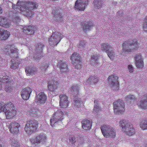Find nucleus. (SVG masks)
I'll return each mask as SVG.
<instances>
[{"label":"nucleus","instance_id":"6","mask_svg":"<svg viewBox=\"0 0 147 147\" xmlns=\"http://www.w3.org/2000/svg\"><path fill=\"white\" fill-rule=\"evenodd\" d=\"M63 113L60 109L54 113L50 120L51 126L55 127L59 123H62L61 121L63 120Z\"/></svg>","mask_w":147,"mask_h":147},{"label":"nucleus","instance_id":"40","mask_svg":"<svg viewBox=\"0 0 147 147\" xmlns=\"http://www.w3.org/2000/svg\"><path fill=\"white\" fill-rule=\"evenodd\" d=\"M93 3L95 8L99 9L101 8L102 3V0H94Z\"/></svg>","mask_w":147,"mask_h":147},{"label":"nucleus","instance_id":"33","mask_svg":"<svg viewBox=\"0 0 147 147\" xmlns=\"http://www.w3.org/2000/svg\"><path fill=\"white\" fill-rule=\"evenodd\" d=\"M4 112L7 118L9 119H13L16 114V111L15 109L9 110Z\"/></svg>","mask_w":147,"mask_h":147},{"label":"nucleus","instance_id":"13","mask_svg":"<svg viewBox=\"0 0 147 147\" xmlns=\"http://www.w3.org/2000/svg\"><path fill=\"white\" fill-rule=\"evenodd\" d=\"M81 57L76 52H74L71 56V60L72 63L75 67V68L79 69L81 68Z\"/></svg>","mask_w":147,"mask_h":147},{"label":"nucleus","instance_id":"43","mask_svg":"<svg viewBox=\"0 0 147 147\" xmlns=\"http://www.w3.org/2000/svg\"><path fill=\"white\" fill-rule=\"evenodd\" d=\"M140 126L142 129L144 130L147 129V121L146 120H143L140 122Z\"/></svg>","mask_w":147,"mask_h":147},{"label":"nucleus","instance_id":"31","mask_svg":"<svg viewBox=\"0 0 147 147\" xmlns=\"http://www.w3.org/2000/svg\"><path fill=\"white\" fill-rule=\"evenodd\" d=\"M100 46L102 51L106 53H108L109 51H112L113 49V47L107 42L102 43L100 45Z\"/></svg>","mask_w":147,"mask_h":147},{"label":"nucleus","instance_id":"50","mask_svg":"<svg viewBox=\"0 0 147 147\" xmlns=\"http://www.w3.org/2000/svg\"><path fill=\"white\" fill-rule=\"evenodd\" d=\"M86 42L84 41H83V42L82 41L79 46V47L80 48H83V47H84L86 45Z\"/></svg>","mask_w":147,"mask_h":147},{"label":"nucleus","instance_id":"24","mask_svg":"<svg viewBox=\"0 0 147 147\" xmlns=\"http://www.w3.org/2000/svg\"><path fill=\"white\" fill-rule=\"evenodd\" d=\"M82 127L84 130L90 129L92 126V122L88 119H84L81 122Z\"/></svg>","mask_w":147,"mask_h":147},{"label":"nucleus","instance_id":"47","mask_svg":"<svg viewBox=\"0 0 147 147\" xmlns=\"http://www.w3.org/2000/svg\"><path fill=\"white\" fill-rule=\"evenodd\" d=\"M27 114L31 116H33L34 115H36V109L33 108L30 109V110L28 111Z\"/></svg>","mask_w":147,"mask_h":147},{"label":"nucleus","instance_id":"7","mask_svg":"<svg viewBox=\"0 0 147 147\" xmlns=\"http://www.w3.org/2000/svg\"><path fill=\"white\" fill-rule=\"evenodd\" d=\"M38 127V122L35 120H29L26 122L24 130L26 134L30 135L36 131Z\"/></svg>","mask_w":147,"mask_h":147},{"label":"nucleus","instance_id":"5","mask_svg":"<svg viewBox=\"0 0 147 147\" xmlns=\"http://www.w3.org/2000/svg\"><path fill=\"white\" fill-rule=\"evenodd\" d=\"M2 50L3 52L8 54L11 58H16L18 57L19 50L13 44L6 45Z\"/></svg>","mask_w":147,"mask_h":147},{"label":"nucleus","instance_id":"52","mask_svg":"<svg viewBox=\"0 0 147 147\" xmlns=\"http://www.w3.org/2000/svg\"><path fill=\"white\" fill-rule=\"evenodd\" d=\"M128 69L130 72H132L134 71V68L131 65H129L128 66Z\"/></svg>","mask_w":147,"mask_h":147},{"label":"nucleus","instance_id":"27","mask_svg":"<svg viewBox=\"0 0 147 147\" xmlns=\"http://www.w3.org/2000/svg\"><path fill=\"white\" fill-rule=\"evenodd\" d=\"M100 58V55L98 54H93L91 56L90 59L91 64L94 66L98 65Z\"/></svg>","mask_w":147,"mask_h":147},{"label":"nucleus","instance_id":"44","mask_svg":"<svg viewBox=\"0 0 147 147\" xmlns=\"http://www.w3.org/2000/svg\"><path fill=\"white\" fill-rule=\"evenodd\" d=\"M111 51H109L108 52L106 53H107V55L109 57L110 59L111 60H113L115 57V53L113 51V49Z\"/></svg>","mask_w":147,"mask_h":147},{"label":"nucleus","instance_id":"32","mask_svg":"<svg viewBox=\"0 0 147 147\" xmlns=\"http://www.w3.org/2000/svg\"><path fill=\"white\" fill-rule=\"evenodd\" d=\"M79 89L80 87L77 84L73 85L70 88V90L74 96L75 98L78 96L77 95L79 94Z\"/></svg>","mask_w":147,"mask_h":147},{"label":"nucleus","instance_id":"34","mask_svg":"<svg viewBox=\"0 0 147 147\" xmlns=\"http://www.w3.org/2000/svg\"><path fill=\"white\" fill-rule=\"evenodd\" d=\"M137 99L135 95H129L126 96L125 97V100L127 103H129L131 104H133L134 103L136 102Z\"/></svg>","mask_w":147,"mask_h":147},{"label":"nucleus","instance_id":"14","mask_svg":"<svg viewBox=\"0 0 147 147\" xmlns=\"http://www.w3.org/2000/svg\"><path fill=\"white\" fill-rule=\"evenodd\" d=\"M88 0H77L74 8L75 10L83 11L87 7Z\"/></svg>","mask_w":147,"mask_h":147},{"label":"nucleus","instance_id":"4","mask_svg":"<svg viewBox=\"0 0 147 147\" xmlns=\"http://www.w3.org/2000/svg\"><path fill=\"white\" fill-rule=\"evenodd\" d=\"M12 81V80L10 77L7 76H3L1 80L0 79V90H2L3 87H4L5 90L7 92L11 91Z\"/></svg>","mask_w":147,"mask_h":147},{"label":"nucleus","instance_id":"41","mask_svg":"<svg viewBox=\"0 0 147 147\" xmlns=\"http://www.w3.org/2000/svg\"><path fill=\"white\" fill-rule=\"evenodd\" d=\"M42 65L41 66L40 68L42 71H45L47 68L49 66V63L46 62H43L42 63Z\"/></svg>","mask_w":147,"mask_h":147},{"label":"nucleus","instance_id":"20","mask_svg":"<svg viewBox=\"0 0 147 147\" xmlns=\"http://www.w3.org/2000/svg\"><path fill=\"white\" fill-rule=\"evenodd\" d=\"M47 99L46 95L44 92H41L36 96V102L38 104H43Z\"/></svg>","mask_w":147,"mask_h":147},{"label":"nucleus","instance_id":"3","mask_svg":"<svg viewBox=\"0 0 147 147\" xmlns=\"http://www.w3.org/2000/svg\"><path fill=\"white\" fill-rule=\"evenodd\" d=\"M120 125L127 135H133L135 134V130L132 125L127 121L122 119L119 122Z\"/></svg>","mask_w":147,"mask_h":147},{"label":"nucleus","instance_id":"26","mask_svg":"<svg viewBox=\"0 0 147 147\" xmlns=\"http://www.w3.org/2000/svg\"><path fill=\"white\" fill-rule=\"evenodd\" d=\"M10 35V32L6 30L0 28V40L7 39Z\"/></svg>","mask_w":147,"mask_h":147},{"label":"nucleus","instance_id":"56","mask_svg":"<svg viewBox=\"0 0 147 147\" xmlns=\"http://www.w3.org/2000/svg\"><path fill=\"white\" fill-rule=\"evenodd\" d=\"M145 147H146V146H145Z\"/></svg>","mask_w":147,"mask_h":147},{"label":"nucleus","instance_id":"55","mask_svg":"<svg viewBox=\"0 0 147 147\" xmlns=\"http://www.w3.org/2000/svg\"><path fill=\"white\" fill-rule=\"evenodd\" d=\"M53 0V1H57L58 0Z\"/></svg>","mask_w":147,"mask_h":147},{"label":"nucleus","instance_id":"54","mask_svg":"<svg viewBox=\"0 0 147 147\" xmlns=\"http://www.w3.org/2000/svg\"><path fill=\"white\" fill-rule=\"evenodd\" d=\"M0 147H2V146L1 144H0Z\"/></svg>","mask_w":147,"mask_h":147},{"label":"nucleus","instance_id":"46","mask_svg":"<svg viewBox=\"0 0 147 147\" xmlns=\"http://www.w3.org/2000/svg\"><path fill=\"white\" fill-rule=\"evenodd\" d=\"M144 20L143 29L144 31L147 32V15L145 16Z\"/></svg>","mask_w":147,"mask_h":147},{"label":"nucleus","instance_id":"36","mask_svg":"<svg viewBox=\"0 0 147 147\" xmlns=\"http://www.w3.org/2000/svg\"><path fill=\"white\" fill-rule=\"evenodd\" d=\"M4 112L14 109L13 105L11 102H9L7 104H4Z\"/></svg>","mask_w":147,"mask_h":147},{"label":"nucleus","instance_id":"35","mask_svg":"<svg viewBox=\"0 0 147 147\" xmlns=\"http://www.w3.org/2000/svg\"><path fill=\"white\" fill-rule=\"evenodd\" d=\"M99 80L98 78L96 76H91L88 78L87 82L90 84H95Z\"/></svg>","mask_w":147,"mask_h":147},{"label":"nucleus","instance_id":"39","mask_svg":"<svg viewBox=\"0 0 147 147\" xmlns=\"http://www.w3.org/2000/svg\"><path fill=\"white\" fill-rule=\"evenodd\" d=\"M17 60H14L12 59L11 60V68L12 69H15L18 68L19 63L17 62Z\"/></svg>","mask_w":147,"mask_h":147},{"label":"nucleus","instance_id":"15","mask_svg":"<svg viewBox=\"0 0 147 147\" xmlns=\"http://www.w3.org/2000/svg\"><path fill=\"white\" fill-rule=\"evenodd\" d=\"M44 45L41 43H37L36 46V55H34V60L38 61L43 57L42 49Z\"/></svg>","mask_w":147,"mask_h":147},{"label":"nucleus","instance_id":"51","mask_svg":"<svg viewBox=\"0 0 147 147\" xmlns=\"http://www.w3.org/2000/svg\"><path fill=\"white\" fill-rule=\"evenodd\" d=\"M4 104L2 102H0V112L3 111L4 112Z\"/></svg>","mask_w":147,"mask_h":147},{"label":"nucleus","instance_id":"19","mask_svg":"<svg viewBox=\"0 0 147 147\" xmlns=\"http://www.w3.org/2000/svg\"><path fill=\"white\" fill-rule=\"evenodd\" d=\"M54 79V78H53V79H49L48 85L49 90L52 92H55L58 88L59 83L58 81L55 80Z\"/></svg>","mask_w":147,"mask_h":147},{"label":"nucleus","instance_id":"2","mask_svg":"<svg viewBox=\"0 0 147 147\" xmlns=\"http://www.w3.org/2000/svg\"><path fill=\"white\" fill-rule=\"evenodd\" d=\"M122 49L124 51L133 52L139 47V43L137 40L130 38L124 41L122 44Z\"/></svg>","mask_w":147,"mask_h":147},{"label":"nucleus","instance_id":"42","mask_svg":"<svg viewBox=\"0 0 147 147\" xmlns=\"http://www.w3.org/2000/svg\"><path fill=\"white\" fill-rule=\"evenodd\" d=\"M10 143L12 147H18L19 144L15 139H12L10 140Z\"/></svg>","mask_w":147,"mask_h":147},{"label":"nucleus","instance_id":"8","mask_svg":"<svg viewBox=\"0 0 147 147\" xmlns=\"http://www.w3.org/2000/svg\"><path fill=\"white\" fill-rule=\"evenodd\" d=\"M102 133L106 138H115L116 132L114 128L109 125H103L100 127Z\"/></svg>","mask_w":147,"mask_h":147},{"label":"nucleus","instance_id":"45","mask_svg":"<svg viewBox=\"0 0 147 147\" xmlns=\"http://www.w3.org/2000/svg\"><path fill=\"white\" fill-rule=\"evenodd\" d=\"M76 99H75L74 101V105L76 106L77 107H79L81 105V104L82 103V101L80 100V98H77Z\"/></svg>","mask_w":147,"mask_h":147},{"label":"nucleus","instance_id":"1","mask_svg":"<svg viewBox=\"0 0 147 147\" xmlns=\"http://www.w3.org/2000/svg\"><path fill=\"white\" fill-rule=\"evenodd\" d=\"M38 7V3L36 2L29 1H18L16 5H13V8L14 10H17L20 12L27 17H32L34 15V12L33 11Z\"/></svg>","mask_w":147,"mask_h":147},{"label":"nucleus","instance_id":"18","mask_svg":"<svg viewBox=\"0 0 147 147\" xmlns=\"http://www.w3.org/2000/svg\"><path fill=\"white\" fill-rule=\"evenodd\" d=\"M20 125L16 122H12L8 125V128L10 132L13 134L17 135L19 133L18 128Z\"/></svg>","mask_w":147,"mask_h":147},{"label":"nucleus","instance_id":"21","mask_svg":"<svg viewBox=\"0 0 147 147\" xmlns=\"http://www.w3.org/2000/svg\"><path fill=\"white\" fill-rule=\"evenodd\" d=\"M57 66L60 69L61 73H67L68 72V65L66 62L63 60H60L58 62Z\"/></svg>","mask_w":147,"mask_h":147},{"label":"nucleus","instance_id":"11","mask_svg":"<svg viewBox=\"0 0 147 147\" xmlns=\"http://www.w3.org/2000/svg\"><path fill=\"white\" fill-rule=\"evenodd\" d=\"M114 113L116 114H121L124 112L125 110V105L123 101L119 99L113 103Z\"/></svg>","mask_w":147,"mask_h":147},{"label":"nucleus","instance_id":"10","mask_svg":"<svg viewBox=\"0 0 147 147\" xmlns=\"http://www.w3.org/2000/svg\"><path fill=\"white\" fill-rule=\"evenodd\" d=\"M46 136L43 134L37 135L30 139V142L32 145L36 146L40 144H44L46 141Z\"/></svg>","mask_w":147,"mask_h":147},{"label":"nucleus","instance_id":"16","mask_svg":"<svg viewBox=\"0 0 147 147\" xmlns=\"http://www.w3.org/2000/svg\"><path fill=\"white\" fill-rule=\"evenodd\" d=\"M59 105L61 107L67 108L69 102L68 100V96L65 94H61L59 95Z\"/></svg>","mask_w":147,"mask_h":147},{"label":"nucleus","instance_id":"29","mask_svg":"<svg viewBox=\"0 0 147 147\" xmlns=\"http://www.w3.org/2000/svg\"><path fill=\"white\" fill-rule=\"evenodd\" d=\"M52 14L55 18L56 21L59 22L62 20V16L59 12L58 7H55L53 10Z\"/></svg>","mask_w":147,"mask_h":147},{"label":"nucleus","instance_id":"28","mask_svg":"<svg viewBox=\"0 0 147 147\" xmlns=\"http://www.w3.org/2000/svg\"><path fill=\"white\" fill-rule=\"evenodd\" d=\"M138 105L143 109H144L147 108V94L144 96L138 103Z\"/></svg>","mask_w":147,"mask_h":147},{"label":"nucleus","instance_id":"12","mask_svg":"<svg viewBox=\"0 0 147 147\" xmlns=\"http://www.w3.org/2000/svg\"><path fill=\"white\" fill-rule=\"evenodd\" d=\"M118 77L114 74H111L108 78V80L111 87L113 90H117L119 88Z\"/></svg>","mask_w":147,"mask_h":147},{"label":"nucleus","instance_id":"48","mask_svg":"<svg viewBox=\"0 0 147 147\" xmlns=\"http://www.w3.org/2000/svg\"><path fill=\"white\" fill-rule=\"evenodd\" d=\"M69 139L70 142L72 144H74L76 142V138L74 136H70Z\"/></svg>","mask_w":147,"mask_h":147},{"label":"nucleus","instance_id":"9","mask_svg":"<svg viewBox=\"0 0 147 147\" xmlns=\"http://www.w3.org/2000/svg\"><path fill=\"white\" fill-rule=\"evenodd\" d=\"M63 37L64 35L56 31L53 32L49 39L50 46L54 47L57 45Z\"/></svg>","mask_w":147,"mask_h":147},{"label":"nucleus","instance_id":"25","mask_svg":"<svg viewBox=\"0 0 147 147\" xmlns=\"http://www.w3.org/2000/svg\"><path fill=\"white\" fill-rule=\"evenodd\" d=\"M35 28L34 26H29L27 27H24L23 31L24 33L26 35H31L34 34Z\"/></svg>","mask_w":147,"mask_h":147},{"label":"nucleus","instance_id":"30","mask_svg":"<svg viewBox=\"0 0 147 147\" xmlns=\"http://www.w3.org/2000/svg\"><path fill=\"white\" fill-rule=\"evenodd\" d=\"M11 24V23L7 21L6 17L0 16V26L4 28H8L10 26Z\"/></svg>","mask_w":147,"mask_h":147},{"label":"nucleus","instance_id":"38","mask_svg":"<svg viewBox=\"0 0 147 147\" xmlns=\"http://www.w3.org/2000/svg\"><path fill=\"white\" fill-rule=\"evenodd\" d=\"M101 111V109L100 108L98 104V101L97 100H94V107L93 108L94 112L96 113H98L99 112Z\"/></svg>","mask_w":147,"mask_h":147},{"label":"nucleus","instance_id":"37","mask_svg":"<svg viewBox=\"0 0 147 147\" xmlns=\"http://www.w3.org/2000/svg\"><path fill=\"white\" fill-rule=\"evenodd\" d=\"M26 74L28 76L33 75L35 74L36 71L35 69L31 67H28L25 69Z\"/></svg>","mask_w":147,"mask_h":147},{"label":"nucleus","instance_id":"49","mask_svg":"<svg viewBox=\"0 0 147 147\" xmlns=\"http://www.w3.org/2000/svg\"><path fill=\"white\" fill-rule=\"evenodd\" d=\"M18 14V12H16L13 14V16L14 17L13 20L16 22H18L19 21V20H20V18L18 15H17Z\"/></svg>","mask_w":147,"mask_h":147},{"label":"nucleus","instance_id":"23","mask_svg":"<svg viewBox=\"0 0 147 147\" xmlns=\"http://www.w3.org/2000/svg\"><path fill=\"white\" fill-rule=\"evenodd\" d=\"M134 58L136 61V67L138 68H142L144 66V62L142 59L141 55L140 54H136Z\"/></svg>","mask_w":147,"mask_h":147},{"label":"nucleus","instance_id":"53","mask_svg":"<svg viewBox=\"0 0 147 147\" xmlns=\"http://www.w3.org/2000/svg\"><path fill=\"white\" fill-rule=\"evenodd\" d=\"M3 10L0 7V14H2V13Z\"/></svg>","mask_w":147,"mask_h":147},{"label":"nucleus","instance_id":"22","mask_svg":"<svg viewBox=\"0 0 147 147\" xmlns=\"http://www.w3.org/2000/svg\"><path fill=\"white\" fill-rule=\"evenodd\" d=\"M32 92V89L30 87H26L23 89L21 92V95L23 99L28 100Z\"/></svg>","mask_w":147,"mask_h":147},{"label":"nucleus","instance_id":"17","mask_svg":"<svg viewBox=\"0 0 147 147\" xmlns=\"http://www.w3.org/2000/svg\"><path fill=\"white\" fill-rule=\"evenodd\" d=\"M94 26L92 21L90 20H86L82 22V27L85 32L91 30Z\"/></svg>","mask_w":147,"mask_h":147}]
</instances>
